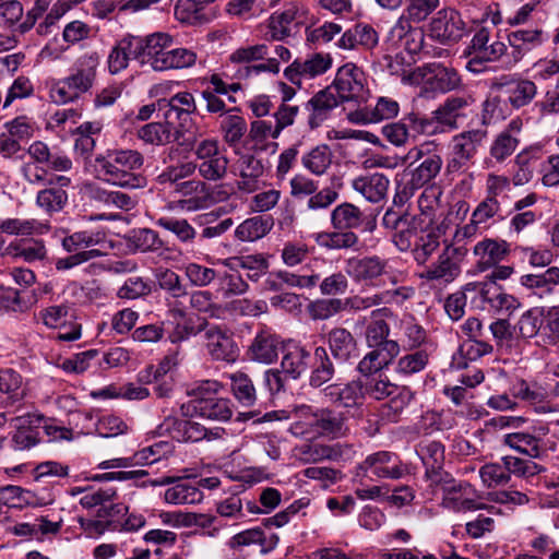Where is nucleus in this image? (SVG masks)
Segmentation results:
<instances>
[{
    "label": "nucleus",
    "mask_w": 559,
    "mask_h": 559,
    "mask_svg": "<svg viewBox=\"0 0 559 559\" xmlns=\"http://www.w3.org/2000/svg\"><path fill=\"white\" fill-rule=\"evenodd\" d=\"M324 396L330 402L344 407H353L364 397V385L359 380L347 383H333L323 389Z\"/></svg>",
    "instance_id": "obj_32"
},
{
    "label": "nucleus",
    "mask_w": 559,
    "mask_h": 559,
    "mask_svg": "<svg viewBox=\"0 0 559 559\" xmlns=\"http://www.w3.org/2000/svg\"><path fill=\"white\" fill-rule=\"evenodd\" d=\"M389 178L380 173L359 176L352 181L353 189L371 203L382 201L389 190Z\"/></svg>",
    "instance_id": "obj_30"
},
{
    "label": "nucleus",
    "mask_w": 559,
    "mask_h": 559,
    "mask_svg": "<svg viewBox=\"0 0 559 559\" xmlns=\"http://www.w3.org/2000/svg\"><path fill=\"white\" fill-rule=\"evenodd\" d=\"M99 64L100 56L97 51L81 55L73 63L68 76L51 83L50 99L58 105L78 102L93 88Z\"/></svg>",
    "instance_id": "obj_2"
},
{
    "label": "nucleus",
    "mask_w": 559,
    "mask_h": 559,
    "mask_svg": "<svg viewBox=\"0 0 559 559\" xmlns=\"http://www.w3.org/2000/svg\"><path fill=\"white\" fill-rule=\"evenodd\" d=\"M158 107L159 109H165L164 118L170 126L174 122H178L175 131L176 139L191 122V115L197 111L195 99L189 92H179L169 99H160L158 100Z\"/></svg>",
    "instance_id": "obj_16"
},
{
    "label": "nucleus",
    "mask_w": 559,
    "mask_h": 559,
    "mask_svg": "<svg viewBox=\"0 0 559 559\" xmlns=\"http://www.w3.org/2000/svg\"><path fill=\"white\" fill-rule=\"evenodd\" d=\"M439 145L436 141H425L413 146L402 157V164L412 167L420 162L411 173L420 179L426 186L440 174L443 159L439 153Z\"/></svg>",
    "instance_id": "obj_9"
},
{
    "label": "nucleus",
    "mask_w": 559,
    "mask_h": 559,
    "mask_svg": "<svg viewBox=\"0 0 559 559\" xmlns=\"http://www.w3.org/2000/svg\"><path fill=\"white\" fill-rule=\"evenodd\" d=\"M364 385V395L367 394L374 400H383L391 396L397 385L392 383L382 374H374L366 378Z\"/></svg>",
    "instance_id": "obj_64"
},
{
    "label": "nucleus",
    "mask_w": 559,
    "mask_h": 559,
    "mask_svg": "<svg viewBox=\"0 0 559 559\" xmlns=\"http://www.w3.org/2000/svg\"><path fill=\"white\" fill-rule=\"evenodd\" d=\"M488 135L485 129H469L451 138L447 158L445 174L448 176L463 174L474 163L479 150Z\"/></svg>",
    "instance_id": "obj_8"
},
{
    "label": "nucleus",
    "mask_w": 559,
    "mask_h": 559,
    "mask_svg": "<svg viewBox=\"0 0 559 559\" xmlns=\"http://www.w3.org/2000/svg\"><path fill=\"white\" fill-rule=\"evenodd\" d=\"M302 413L305 421L296 423L293 428L296 435H312L336 439L343 438L349 432L348 418L344 412L328 407L312 411L311 407H306L302 409Z\"/></svg>",
    "instance_id": "obj_7"
},
{
    "label": "nucleus",
    "mask_w": 559,
    "mask_h": 559,
    "mask_svg": "<svg viewBox=\"0 0 559 559\" xmlns=\"http://www.w3.org/2000/svg\"><path fill=\"white\" fill-rule=\"evenodd\" d=\"M364 213L360 209L352 203H342L337 205L331 213V223L335 229H356L364 223Z\"/></svg>",
    "instance_id": "obj_46"
},
{
    "label": "nucleus",
    "mask_w": 559,
    "mask_h": 559,
    "mask_svg": "<svg viewBox=\"0 0 559 559\" xmlns=\"http://www.w3.org/2000/svg\"><path fill=\"white\" fill-rule=\"evenodd\" d=\"M460 274L459 249L453 246H447L439 254L438 260L421 274V278L449 284Z\"/></svg>",
    "instance_id": "obj_21"
},
{
    "label": "nucleus",
    "mask_w": 559,
    "mask_h": 559,
    "mask_svg": "<svg viewBox=\"0 0 559 559\" xmlns=\"http://www.w3.org/2000/svg\"><path fill=\"white\" fill-rule=\"evenodd\" d=\"M442 506L454 512H466L479 510L484 507L478 501L476 490L465 481H459L456 485L445 487V493L442 496Z\"/></svg>",
    "instance_id": "obj_23"
},
{
    "label": "nucleus",
    "mask_w": 559,
    "mask_h": 559,
    "mask_svg": "<svg viewBox=\"0 0 559 559\" xmlns=\"http://www.w3.org/2000/svg\"><path fill=\"white\" fill-rule=\"evenodd\" d=\"M0 393L12 403L21 401L25 396L22 376L11 368L0 369Z\"/></svg>",
    "instance_id": "obj_54"
},
{
    "label": "nucleus",
    "mask_w": 559,
    "mask_h": 559,
    "mask_svg": "<svg viewBox=\"0 0 559 559\" xmlns=\"http://www.w3.org/2000/svg\"><path fill=\"white\" fill-rule=\"evenodd\" d=\"M399 110L400 106L396 100L388 97H380L372 110L352 111L348 114V119L354 123L378 122L396 117Z\"/></svg>",
    "instance_id": "obj_35"
},
{
    "label": "nucleus",
    "mask_w": 559,
    "mask_h": 559,
    "mask_svg": "<svg viewBox=\"0 0 559 559\" xmlns=\"http://www.w3.org/2000/svg\"><path fill=\"white\" fill-rule=\"evenodd\" d=\"M332 57L329 53L314 52L306 59H296L284 71L285 78L299 87L304 80H310L324 74L332 67Z\"/></svg>",
    "instance_id": "obj_17"
},
{
    "label": "nucleus",
    "mask_w": 559,
    "mask_h": 559,
    "mask_svg": "<svg viewBox=\"0 0 559 559\" xmlns=\"http://www.w3.org/2000/svg\"><path fill=\"white\" fill-rule=\"evenodd\" d=\"M190 405L195 415L217 421H227L233 416V403L229 399L209 396V399L191 400Z\"/></svg>",
    "instance_id": "obj_29"
},
{
    "label": "nucleus",
    "mask_w": 559,
    "mask_h": 559,
    "mask_svg": "<svg viewBox=\"0 0 559 559\" xmlns=\"http://www.w3.org/2000/svg\"><path fill=\"white\" fill-rule=\"evenodd\" d=\"M389 402L382 405V416L391 421H396L403 409L413 399V392L406 386H399L388 397Z\"/></svg>",
    "instance_id": "obj_56"
},
{
    "label": "nucleus",
    "mask_w": 559,
    "mask_h": 559,
    "mask_svg": "<svg viewBox=\"0 0 559 559\" xmlns=\"http://www.w3.org/2000/svg\"><path fill=\"white\" fill-rule=\"evenodd\" d=\"M420 459L426 466V474L437 473L444 462V447L439 441L421 443L418 450Z\"/></svg>",
    "instance_id": "obj_57"
},
{
    "label": "nucleus",
    "mask_w": 559,
    "mask_h": 559,
    "mask_svg": "<svg viewBox=\"0 0 559 559\" xmlns=\"http://www.w3.org/2000/svg\"><path fill=\"white\" fill-rule=\"evenodd\" d=\"M247 121L237 108H229L219 122L223 140L230 147L238 145L247 133Z\"/></svg>",
    "instance_id": "obj_41"
},
{
    "label": "nucleus",
    "mask_w": 559,
    "mask_h": 559,
    "mask_svg": "<svg viewBox=\"0 0 559 559\" xmlns=\"http://www.w3.org/2000/svg\"><path fill=\"white\" fill-rule=\"evenodd\" d=\"M397 335L404 348L419 347L427 340L426 330L411 314L403 316L397 323Z\"/></svg>",
    "instance_id": "obj_42"
},
{
    "label": "nucleus",
    "mask_w": 559,
    "mask_h": 559,
    "mask_svg": "<svg viewBox=\"0 0 559 559\" xmlns=\"http://www.w3.org/2000/svg\"><path fill=\"white\" fill-rule=\"evenodd\" d=\"M503 443L531 459L542 460L548 454L545 440L528 432L507 433Z\"/></svg>",
    "instance_id": "obj_27"
},
{
    "label": "nucleus",
    "mask_w": 559,
    "mask_h": 559,
    "mask_svg": "<svg viewBox=\"0 0 559 559\" xmlns=\"http://www.w3.org/2000/svg\"><path fill=\"white\" fill-rule=\"evenodd\" d=\"M144 164L143 155L135 150L115 148L95 157L94 173L98 180L124 189H141L146 178L138 174Z\"/></svg>",
    "instance_id": "obj_1"
},
{
    "label": "nucleus",
    "mask_w": 559,
    "mask_h": 559,
    "mask_svg": "<svg viewBox=\"0 0 559 559\" xmlns=\"http://www.w3.org/2000/svg\"><path fill=\"white\" fill-rule=\"evenodd\" d=\"M326 343L333 358L338 362H349L359 356L355 336L345 328H333L326 334Z\"/></svg>",
    "instance_id": "obj_24"
},
{
    "label": "nucleus",
    "mask_w": 559,
    "mask_h": 559,
    "mask_svg": "<svg viewBox=\"0 0 559 559\" xmlns=\"http://www.w3.org/2000/svg\"><path fill=\"white\" fill-rule=\"evenodd\" d=\"M223 263L230 271H239V269L247 271L248 278L254 282L269 270V262L261 253L230 257Z\"/></svg>",
    "instance_id": "obj_39"
},
{
    "label": "nucleus",
    "mask_w": 559,
    "mask_h": 559,
    "mask_svg": "<svg viewBox=\"0 0 559 559\" xmlns=\"http://www.w3.org/2000/svg\"><path fill=\"white\" fill-rule=\"evenodd\" d=\"M209 191V186L198 179L181 181L175 186V192L186 198L179 201V205L187 211H198L206 207L210 204Z\"/></svg>",
    "instance_id": "obj_26"
},
{
    "label": "nucleus",
    "mask_w": 559,
    "mask_h": 559,
    "mask_svg": "<svg viewBox=\"0 0 559 559\" xmlns=\"http://www.w3.org/2000/svg\"><path fill=\"white\" fill-rule=\"evenodd\" d=\"M239 179L238 190L245 193H252L259 189L260 178L264 174V166L261 159L251 154H243L238 159Z\"/></svg>",
    "instance_id": "obj_31"
},
{
    "label": "nucleus",
    "mask_w": 559,
    "mask_h": 559,
    "mask_svg": "<svg viewBox=\"0 0 559 559\" xmlns=\"http://www.w3.org/2000/svg\"><path fill=\"white\" fill-rule=\"evenodd\" d=\"M493 88L506 90L508 103L512 108L520 109L528 105L537 94L536 84L527 79L501 76L492 83Z\"/></svg>",
    "instance_id": "obj_22"
},
{
    "label": "nucleus",
    "mask_w": 559,
    "mask_h": 559,
    "mask_svg": "<svg viewBox=\"0 0 559 559\" xmlns=\"http://www.w3.org/2000/svg\"><path fill=\"white\" fill-rule=\"evenodd\" d=\"M126 240L130 249L140 252L157 251L164 246L158 234L150 228L133 229L126 236Z\"/></svg>",
    "instance_id": "obj_50"
},
{
    "label": "nucleus",
    "mask_w": 559,
    "mask_h": 559,
    "mask_svg": "<svg viewBox=\"0 0 559 559\" xmlns=\"http://www.w3.org/2000/svg\"><path fill=\"white\" fill-rule=\"evenodd\" d=\"M345 273L356 284L367 287H381L385 278L392 285L403 282V273L392 271L389 260L379 255L352 257L345 260Z\"/></svg>",
    "instance_id": "obj_4"
},
{
    "label": "nucleus",
    "mask_w": 559,
    "mask_h": 559,
    "mask_svg": "<svg viewBox=\"0 0 559 559\" xmlns=\"http://www.w3.org/2000/svg\"><path fill=\"white\" fill-rule=\"evenodd\" d=\"M310 364L311 374L309 383L311 386L320 388L333 379L335 367L325 347H316Z\"/></svg>",
    "instance_id": "obj_38"
},
{
    "label": "nucleus",
    "mask_w": 559,
    "mask_h": 559,
    "mask_svg": "<svg viewBox=\"0 0 559 559\" xmlns=\"http://www.w3.org/2000/svg\"><path fill=\"white\" fill-rule=\"evenodd\" d=\"M164 499L170 504H194L203 499V492L194 485L180 483L168 488Z\"/></svg>",
    "instance_id": "obj_53"
},
{
    "label": "nucleus",
    "mask_w": 559,
    "mask_h": 559,
    "mask_svg": "<svg viewBox=\"0 0 559 559\" xmlns=\"http://www.w3.org/2000/svg\"><path fill=\"white\" fill-rule=\"evenodd\" d=\"M174 135L176 133L166 120L165 122H148L136 129L138 139L153 146H164L171 143Z\"/></svg>",
    "instance_id": "obj_43"
},
{
    "label": "nucleus",
    "mask_w": 559,
    "mask_h": 559,
    "mask_svg": "<svg viewBox=\"0 0 559 559\" xmlns=\"http://www.w3.org/2000/svg\"><path fill=\"white\" fill-rule=\"evenodd\" d=\"M472 96H451L448 97L436 110L432 111L436 122L456 128L457 118L462 116V110L473 104Z\"/></svg>",
    "instance_id": "obj_37"
},
{
    "label": "nucleus",
    "mask_w": 559,
    "mask_h": 559,
    "mask_svg": "<svg viewBox=\"0 0 559 559\" xmlns=\"http://www.w3.org/2000/svg\"><path fill=\"white\" fill-rule=\"evenodd\" d=\"M173 37L166 33H155L145 38H136L140 62L148 64L155 71H162L160 66L173 46Z\"/></svg>",
    "instance_id": "obj_19"
},
{
    "label": "nucleus",
    "mask_w": 559,
    "mask_h": 559,
    "mask_svg": "<svg viewBox=\"0 0 559 559\" xmlns=\"http://www.w3.org/2000/svg\"><path fill=\"white\" fill-rule=\"evenodd\" d=\"M542 36L543 31L537 27L511 32L508 35V40L512 48V57L506 61V67L508 69L513 68L528 50L542 44Z\"/></svg>",
    "instance_id": "obj_28"
},
{
    "label": "nucleus",
    "mask_w": 559,
    "mask_h": 559,
    "mask_svg": "<svg viewBox=\"0 0 559 559\" xmlns=\"http://www.w3.org/2000/svg\"><path fill=\"white\" fill-rule=\"evenodd\" d=\"M230 380V389L241 406H254L258 397L252 380L243 372H235L228 376Z\"/></svg>",
    "instance_id": "obj_49"
},
{
    "label": "nucleus",
    "mask_w": 559,
    "mask_h": 559,
    "mask_svg": "<svg viewBox=\"0 0 559 559\" xmlns=\"http://www.w3.org/2000/svg\"><path fill=\"white\" fill-rule=\"evenodd\" d=\"M415 217L408 214H401L393 210H388L382 217V225L394 231L392 239L395 246L405 251L411 248V238L415 231Z\"/></svg>",
    "instance_id": "obj_25"
},
{
    "label": "nucleus",
    "mask_w": 559,
    "mask_h": 559,
    "mask_svg": "<svg viewBox=\"0 0 559 559\" xmlns=\"http://www.w3.org/2000/svg\"><path fill=\"white\" fill-rule=\"evenodd\" d=\"M341 104L343 103L328 86L313 94L305 105L309 128L314 130L322 126Z\"/></svg>",
    "instance_id": "obj_20"
},
{
    "label": "nucleus",
    "mask_w": 559,
    "mask_h": 559,
    "mask_svg": "<svg viewBox=\"0 0 559 559\" xmlns=\"http://www.w3.org/2000/svg\"><path fill=\"white\" fill-rule=\"evenodd\" d=\"M506 465L507 475L528 478L545 471V468L532 460H524L512 455L502 457Z\"/></svg>",
    "instance_id": "obj_60"
},
{
    "label": "nucleus",
    "mask_w": 559,
    "mask_h": 559,
    "mask_svg": "<svg viewBox=\"0 0 559 559\" xmlns=\"http://www.w3.org/2000/svg\"><path fill=\"white\" fill-rule=\"evenodd\" d=\"M173 452L174 445L170 442L158 441L135 452L134 462L135 464L151 465L168 457Z\"/></svg>",
    "instance_id": "obj_61"
},
{
    "label": "nucleus",
    "mask_w": 559,
    "mask_h": 559,
    "mask_svg": "<svg viewBox=\"0 0 559 559\" xmlns=\"http://www.w3.org/2000/svg\"><path fill=\"white\" fill-rule=\"evenodd\" d=\"M520 139L507 133H498L489 147L490 160L503 163L518 148Z\"/></svg>",
    "instance_id": "obj_58"
},
{
    "label": "nucleus",
    "mask_w": 559,
    "mask_h": 559,
    "mask_svg": "<svg viewBox=\"0 0 559 559\" xmlns=\"http://www.w3.org/2000/svg\"><path fill=\"white\" fill-rule=\"evenodd\" d=\"M105 238L106 234L104 231L93 229L78 230L64 236L61 240V246L70 254L56 260V270L68 271L102 257L103 252L93 247L102 243Z\"/></svg>",
    "instance_id": "obj_5"
},
{
    "label": "nucleus",
    "mask_w": 559,
    "mask_h": 559,
    "mask_svg": "<svg viewBox=\"0 0 559 559\" xmlns=\"http://www.w3.org/2000/svg\"><path fill=\"white\" fill-rule=\"evenodd\" d=\"M297 16V9L290 5L281 13H273L269 20V31L265 38L269 40H283L290 35V24Z\"/></svg>",
    "instance_id": "obj_48"
},
{
    "label": "nucleus",
    "mask_w": 559,
    "mask_h": 559,
    "mask_svg": "<svg viewBox=\"0 0 559 559\" xmlns=\"http://www.w3.org/2000/svg\"><path fill=\"white\" fill-rule=\"evenodd\" d=\"M194 154L198 160L194 166L203 179L218 181L226 176L229 160L219 151V143L216 139L202 140L197 145Z\"/></svg>",
    "instance_id": "obj_13"
},
{
    "label": "nucleus",
    "mask_w": 559,
    "mask_h": 559,
    "mask_svg": "<svg viewBox=\"0 0 559 559\" xmlns=\"http://www.w3.org/2000/svg\"><path fill=\"white\" fill-rule=\"evenodd\" d=\"M311 362L310 353L302 346L293 345L285 349L282 358V372L292 379H298L305 373Z\"/></svg>",
    "instance_id": "obj_40"
},
{
    "label": "nucleus",
    "mask_w": 559,
    "mask_h": 559,
    "mask_svg": "<svg viewBox=\"0 0 559 559\" xmlns=\"http://www.w3.org/2000/svg\"><path fill=\"white\" fill-rule=\"evenodd\" d=\"M509 249L506 241L485 239L474 247V254L478 258L477 269L486 271L502 261L508 254Z\"/></svg>",
    "instance_id": "obj_36"
},
{
    "label": "nucleus",
    "mask_w": 559,
    "mask_h": 559,
    "mask_svg": "<svg viewBox=\"0 0 559 559\" xmlns=\"http://www.w3.org/2000/svg\"><path fill=\"white\" fill-rule=\"evenodd\" d=\"M507 52V46L499 40H492L490 32L486 27L478 29L468 45L465 55L469 56L466 69L473 73H479L484 70L485 62L499 60Z\"/></svg>",
    "instance_id": "obj_11"
},
{
    "label": "nucleus",
    "mask_w": 559,
    "mask_h": 559,
    "mask_svg": "<svg viewBox=\"0 0 559 559\" xmlns=\"http://www.w3.org/2000/svg\"><path fill=\"white\" fill-rule=\"evenodd\" d=\"M333 154L329 145L320 144L301 156V164L314 176H323L331 167Z\"/></svg>",
    "instance_id": "obj_47"
},
{
    "label": "nucleus",
    "mask_w": 559,
    "mask_h": 559,
    "mask_svg": "<svg viewBox=\"0 0 559 559\" xmlns=\"http://www.w3.org/2000/svg\"><path fill=\"white\" fill-rule=\"evenodd\" d=\"M223 429L214 430L205 428L203 425L186 419H173V433L179 441L199 442L202 440H213L222 436Z\"/></svg>",
    "instance_id": "obj_33"
},
{
    "label": "nucleus",
    "mask_w": 559,
    "mask_h": 559,
    "mask_svg": "<svg viewBox=\"0 0 559 559\" xmlns=\"http://www.w3.org/2000/svg\"><path fill=\"white\" fill-rule=\"evenodd\" d=\"M345 231L319 233L316 235L317 243L326 249L341 250L349 249L358 243V236L352 230Z\"/></svg>",
    "instance_id": "obj_55"
},
{
    "label": "nucleus",
    "mask_w": 559,
    "mask_h": 559,
    "mask_svg": "<svg viewBox=\"0 0 559 559\" xmlns=\"http://www.w3.org/2000/svg\"><path fill=\"white\" fill-rule=\"evenodd\" d=\"M136 38L122 39L112 48L108 56V69L111 74H117L128 67L130 58L140 61V52L136 49Z\"/></svg>",
    "instance_id": "obj_44"
},
{
    "label": "nucleus",
    "mask_w": 559,
    "mask_h": 559,
    "mask_svg": "<svg viewBox=\"0 0 559 559\" xmlns=\"http://www.w3.org/2000/svg\"><path fill=\"white\" fill-rule=\"evenodd\" d=\"M393 35L400 39L401 45L407 52L430 55V51L424 47V31L420 27H413L406 19H399L393 27Z\"/></svg>",
    "instance_id": "obj_34"
},
{
    "label": "nucleus",
    "mask_w": 559,
    "mask_h": 559,
    "mask_svg": "<svg viewBox=\"0 0 559 559\" xmlns=\"http://www.w3.org/2000/svg\"><path fill=\"white\" fill-rule=\"evenodd\" d=\"M7 253L31 263L44 260L47 255V249L43 240L27 239L17 243H10L7 247Z\"/></svg>",
    "instance_id": "obj_51"
},
{
    "label": "nucleus",
    "mask_w": 559,
    "mask_h": 559,
    "mask_svg": "<svg viewBox=\"0 0 559 559\" xmlns=\"http://www.w3.org/2000/svg\"><path fill=\"white\" fill-rule=\"evenodd\" d=\"M270 216H253L243 221L235 230V237L240 241H255L264 237L273 227Z\"/></svg>",
    "instance_id": "obj_45"
},
{
    "label": "nucleus",
    "mask_w": 559,
    "mask_h": 559,
    "mask_svg": "<svg viewBox=\"0 0 559 559\" xmlns=\"http://www.w3.org/2000/svg\"><path fill=\"white\" fill-rule=\"evenodd\" d=\"M466 33V23L461 13L448 8L437 12L429 23V35L443 45L460 41Z\"/></svg>",
    "instance_id": "obj_15"
},
{
    "label": "nucleus",
    "mask_w": 559,
    "mask_h": 559,
    "mask_svg": "<svg viewBox=\"0 0 559 559\" xmlns=\"http://www.w3.org/2000/svg\"><path fill=\"white\" fill-rule=\"evenodd\" d=\"M404 84L421 86L425 93H448L461 86V76L454 68L440 62L426 63L413 70L403 71Z\"/></svg>",
    "instance_id": "obj_6"
},
{
    "label": "nucleus",
    "mask_w": 559,
    "mask_h": 559,
    "mask_svg": "<svg viewBox=\"0 0 559 559\" xmlns=\"http://www.w3.org/2000/svg\"><path fill=\"white\" fill-rule=\"evenodd\" d=\"M71 185L66 176L49 178L48 186L37 192L36 205L46 214L53 215L61 212L68 204V193L64 188Z\"/></svg>",
    "instance_id": "obj_18"
},
{
    "label": "nucleus",
    "mask_w": 559,
    "mask_h": 559,
    "mask_svg": "<svg viewBox=\"0 0 559 559\" xmlns=\"http://www.w3.org/2000/svg\"><path fill=\"white\" fill-rule=\"evenodd\" d=\"M512 393L515 397L534 406L542 405L547 397V393L540 385L528 383L523 379L513 384Z\"/></svg>",
    "instance_id": "obj_63"
},
{
    "label": "nucleus",
    "mask_w": 559,
    "mask_h": 559,
    "mask_svg": "<svg viewBox=\"0 0 559 559\" xmlns=\"http://www.w3.org/2000/svg\"><path fill=\"white\" fill-rule=\"evenodd\" d=\"M443 191L440 186L431 183L426 186L419 198L418 209L420 215L428 221V225L435 227L439 233L448 229V218L451 214L450 206L443 202Z\"/></svg>",
    "instance_id": "obj_14"
},
{
    "label": "nucleus",
    "mask_w": 559,
    "mask_h": 559,
    "mask_svg": "<svg viewBox=\"0 0 559 559\" xmlns=\"http://www.w3.org/2000/svg\"><path fill=\"white\" fill-rule=\"evenodd\" d=\"M278 345L274 335L262 332L255 336L250 346L252 358L263 364H271L277 358Z\"/></svg>",
    "instance_id": "obj_52"
},
{
    "label": "nucleus",
    "mask_w": 559,
    "mask_h": 559,
    "mask_svg": "<svg viewBox=\"0 0 559 559\" xmlns=\"http://www.w3.org/2000/svg\"><path fill=\"white\" fill-rule=\"evenodd\" d=\"M190 334L200 335L202 345L212 359L234 362L238 358L239 348L234 340L233 332L226 326L204 322L193 333V328L178 325L173 341L186 338Z\"/></svg>",
    "instance_id": "obj_3"
},
{
    "label": "nucleus",
    "mask_w": 559,
    "mask_h": 559,
    "mask_svg": "<svg viewBox=\"0 0 559 559\" xmlns=\"http://www.w3.org/2000/svg\"><path fill=\"white\" fill-rule=\"evenodd\" d=\"M406 473L405 465L399 456L389 451H379L368 455L359 464L356 478L362 485L365 479L376 480L380 478L399 479Z\"/></svg>",
    "instance_id": "obj_10"
},
{
    "label": "nucleus",
    "mask_w": 559,
    "mask_h": 559,
    "mask_svg": "<svg viewBox=\"0 0 559 559\" xmlns=\"http://www.w3.org/2000/svg\"><path fill=\"white\" fill-rule=\"evenodd\" d=\"M365 73L355 63L348 62L340 67L335 78L328 87L336 94L342 103H361L367 99Z\"/></svg>",
    "instance_id": "obj_12"
},
{
    "label": "nucleus",
    "mask_w": 559,
    "mask_h": 559,
    "mask_svg": "<svg viewBox=\"0 0 559 559\" xmlns=\"http://www.w3.org/2000/svg\"><path fill=\"white\" fill-rule=\"evenodd\" d=\"M156 225L173 233L182 242H192L197 236L195 229L185 218L163 216L156 221Z\"/></svg>",
    "instance_id": "obj_62"
},
{
    "label": "nucleus",
    "mask_w": 559,
    "mask_h": 559,
    "mask_svg": "<svg viewBox=\"0 0 559 559\" xmlns=\"http://www.w3.org/2000/svg\"><path fill=\"white\" fill-rule=\"evenodd\" d=\"M117 509L120 512L119 506L102 507L98 510V518L96 520H88L82 523L83 530L90 537H98L107 531L116 530L117 524L115 521L107 519Z\"/></svg>",
    "instance_id": "obj_59"
}]
</instances>
